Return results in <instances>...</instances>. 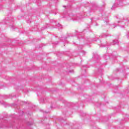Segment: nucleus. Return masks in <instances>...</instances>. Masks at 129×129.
Here are the masks:
<instances>
[{
  "mask_svg": "<svg viewBox=\"0 0 129 129\" xmlns=\"http://www.w3.org/2000/svg\"><path fill=\"white\" fill-rule=\"evenodd\" d=\"M115 41H113V44H114V45H115V44H117V43H118V41H117L116 43H115Z\"/></svg>",
  "mask_w": 129,
  "mask_h": 129,
  "instance_id": "nucleus-1",
  "label": "nucleus"
}]
</instances>
